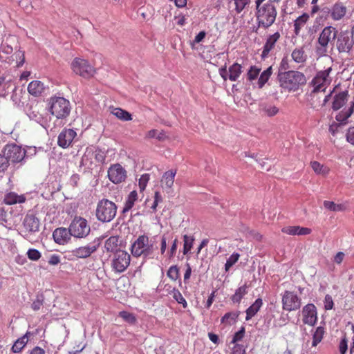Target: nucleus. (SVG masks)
<instances>
[{
    "instance_id": "obj_62",
    "label": "nucleus",
    "mask_w": 354,
    "mask_h": 354,
    "mask_svg": "<svg viewBox=\"0 0 354 354\" xmlns=\"http://www.w3.org/2000/svg\"><path fill=\"white\" fill-rule=\"evenodd\" d=\"M346 138L348 142L354 145V126L348 128L346 134Z\"/></svg>"
},
{
    "instance_id": "obj_61",
    "label": "nucleus",
    "mask_w": 354,
    "mask_h": 354,
    "mask_svg": "<svg viewBox=\"0 0 354 354\" xmlns=\"http://www.w3.org/2000/svg\"><path fill=\"white\" fill-rule=\"evenodd\" d=\"M309 16L307 14H304L299 16L295 21L294 26H304L307 21Z\"/></svg>"
},
{
    "instance_id": "obj_29",
    "label": "nucleus",
    "mask_w": 354,
    "mask_h": 354,
    "mask_svg": "<svg viewBox=\"0 0 354 354\" xmlns=\"http://www.w3.org/2000/svg\"><path fill=\"white\" fill-rule=\"evenodd\" d=\"M176 174V171L172 169L165 172L161 180L163 188L171 189L172 187Z\"/></svg>"
},
{
    "instance_id": "obj_2",
    "label": "nucleus",
    "mask_w": 354,
    "mask_h": 354,
    "mask_svg": "<svg viewBox=\"0 0 354 354\" xmlns=\"http://www.w3.org/2000/svg\"><path fill=\"white\" fill-rule=\"evenodd\" d=\"M277 80L279 86L289 92L299 90L307 81L303 73L296 71H288L287 73L277 74Z\"/></svg>"
},
{
    "instance_id": "obj_35",
    "label": "nucleus",
    "mask_w": 354,
    "mask_h": 354,
    "mask_svg": "<svg viewBox=\"0 0 354 354\" xmlns=\"http://www.w3.org/2000/svg\"><path fill=\"white\" fill-rule=\"evenodd\" d=\"M119 238L117 236H112L107 239L104 243V248L106 252H114L117 250Z\"/></svg>"
},
{
    "instance_id": "obj_8",
    "label": "nucleus",
    "mask_w": 354,
    "mask_h": 354,
    "mask_svg": "<svg viewBox=\"0 0 354 354\" xmlns=\"http://www.w3.org/2000/svg\"><path fill=\"white\" fill-rule=\"evenodd\" d=\"M72 236L76 239H86L91 233V226L87 220L75 216L69 225Z\"/></svg>"
},
{
    "instance_id": "obj_47",
    "label": "nucleus",
    "mask_w": 354,
    "mask_h": 354,
    "mask_svg": "<svg viewBox=\"0 0 354 354\" xmlns=\"http://www.w3.org/2000/svg\"><path fill=\"white\" fill-rule=\"evenodd\" d=\"M119 317L131 324H134L136 322V317L135 315L133 313H129L127 311L120 312Z\"/></svg>"
},
{
    "instance_id": "obj_15",
    "label": "nucleus",
    "mask_w": 354,
    "mask_h": 354,
    "mask_svg": "<svg viewBox=\"0 0 354 354\" xmlns=\"http://www.w3.org/2000/svg\"><path fill=\"white\" fill-rule=\"evenodd\" d=\"M302 322L304 324L314 326L317 322V308L313 304H308L302 309Z\"/></svg>"
},
{
    "instance_id": "obj_38",
    "label": "nucleus",
    "mask_w": 354,
    "mask_h": 354,
    "mask_svg": "<svg viewBox=\"0 0 354 354\" xmlns=\"http://www.w3.org/2000/svg\"><path fill=\"white\" fill-rule=\"evenodd\" d=\"M323 205L326 209L333 212H342L346 209L345 204H336L333 201H324Z\"/></svg>"
},
{
    "instance_id": "obj_9",
    "label": "nucleus",
    "mask_w": 354,
    "mask_h": 354,
    "mask_svg": "<svg viewBox=\"0 0 354 354\" xmlns=\"http://www.w3.org/2000/svg\"><path fill=\"white\" fill-rule=\"evenodd\" d=\"M100 245V241L98 239H94L93 241L86 245L80 246L71 251L68 254V260L75 259H86L95 252Z\"/></svg>"
},
{
    "instance_id": "obj_64",
    "label": "nucleus",
    "mask_w": 354,
    "mask_h": 354,
    "mask_svg": "<svg viewBox=\"0 0 354 354\" xmlns=\"http://www.w3.org/2000/svg\"><path fill=\"white\" fill-rule=\"evenodd\" d=\"M348 341L346 337L342 339L339 346V350L341 354H346L348 349Z\"/></svg>"
},
{
    "instance_id": "obj_21",
    "label": "nucleus",
    "mask_w": 354,
    "mask_h": 354,
    "mask_svg": "<svg viewBox=\"0 0 354 354\" xmlns=\"http://www.w3.org/2000/svg\"><path fill=\"white\" fill-rule=\"evenodd\" d=\"M280 38V34L279 32H276L274 34L270 35L263 46V51L261 53V57L266 58L268 56L271 50L274 48L277 41Z\"/></svg>"
},
{
    "instance_id": "obj_54",
    "label": "nucleus",
    "mask_w": 354,
    "mask_h": 354,
    "mask_svg": "<svg viewBox=\"0 0 354 354\" xmlns=\"http://www.w3.org/2000/svg\"><path fill=\"white\" fill-rule=\"evenodd\" d=\"M10 163L3 153H0V173H4L8 168Z\"/></svg>"
},
{
    "instance_id": "obj_32",
    "label": "nucleus",
    "mask_w": 354,
    "mask_h": 354,
    "mask_svg": "<svg viewBox=\"0 0 354 354\" xmlns=\"http://www.w3.org/2000/svg\"><path fill=\"white\" fill-rule=\"evenodd\" d=\"M111 113L122 121H130L132 120L131 114L121 108H113Z\"/></svg>"
},
{
    "instance_id": "obj_13",
    "label": "nucleus",
    "mask_w": 354,
    "mask_h": 354,
    "mask_svg": "<svg viewBox=\"0 0 354 354\" xmlns=\"http://www.w3.org/2000/svg\"><path fill=\"white\" fill-rule=\"evenodd\" d=\"M301 299L293 292L286 290L282 296L283 309L287 311L297 310L301 307Z\"/></svg>"
},
{
    "instance_id": "obj_40",
    "label": "nucleus",
    "mask_w": 354,
    "mask_h": 354,
    "mask_svg": "<svg viewBox=\"0 0 354 354\" xmlns=\"http://www.w3.org/2000/svg\"><path fill=\"white\" fill-rule=\"evenodd\" d=\"M272 66L268 67L266 70L263 71L258 80V86L259 88H263L265 84L268 81L272 75Z\"/></svg>"
},
{
    "instance_id": "obj_43",
    "label": "nucleus",
    "mask_w": 354,
    "mask_h": 354,
    "mask_svg": "<svg viewBox=\"0 0 354 354\" xmlns=\"http://www.w3.org/2000/svg\"><path fill=\"white\" fill-rule=\"evenodd\" d=\"M146 138H156L159 141H162L165 140L167 136L164 131H158L156 129H152L147 132L146 135Z\"/></svg>"
},
{
    "instance_id": "obj_30",
    "label": "nucleus",
    "mask_w": 354,
    "mask_h": 354,
    "mask_svg": "<svg viewBox=\"0 0 354 354\" xmlns=\"http://www.w3.org/2000/svg\"><path fill=\"white\" fill-rule=\"evenodd\" d=\"M15 86L12 82L9 80H6L5 77H0V95L6 96L10 91H14Z\"/></svg>"
},
{
    "instance_id": "obj_63",
    "label": "nucleus",
    "mask_w": 354,
    "mask_h": 354,
    "mask_svg": "<svg viewBox=\"0 0 354 354\" xmlns=\"http://www.w3.org/2000/svg\"><path fill=\"white\" fill-rule=\"evenodd\" d=\"M324 308L326 310H331L333 308L334 303L333 298L330 295H326L324 298Z\"/></svg>"
},
{
    "instance_id": "obj_1",
    "label": "nucleus",
    "mask_w": 354,
    "mask_h": 354,
    "mask_svg": "<svg viewBox=\"0 0 354 354\" xmlns=\"http://www.w3.org/2000/svg\"><path fill=\"white\" fill-rule=\"evenodd\" d=\"M332 44L339 53L350 54L354 45V36L350 30H339L331 26H326L320 32L315 47L316 55H327L328 44Z\"/></svg>"
},
{
    "instance_id": "obj_53",
    "label": "nucleus",
    "mask_w": 354,
    "mask_h": 354,
    "mask_svg": "<svg viewBox=\"0 0 354 354\" xmlns=\"http://www.w3.org/2000/svg\"><path fill=\"white\" fill-rule=\"evenodd\" d=\"M261 69L255 66H252L248 72V78L250 81H252L258 77Z\"/></svg>"
},
{
    "instance_id": "obj_55",
    "label": "nucleus",
    "mask_w": 354,
    "mask_h": 354,
    "mask_svg": "<svg viewBox=\"0 0 354 354\" xmlns=\"http://www.w3.org/2000/svg\"><path fill=\"white\" fill-rule=\"evenodd\" d=\"M245 327L242 326L233 336L231 344H237L238 342L242 340L245 335Z\"/></svg>"
},
{
    "instance_id": "obj_58",
    "label": "nucleus",
    "mask_w": 354,
    "mask_h": 354,
    "mask_svg": "<svg viewBox=\"0 0 354 354\" xmlns=\"http://www.w3.org/2000/svg\"><path fill=\"white\" fill-rule=\"evenodd\" d=\"M149 180V174H142L139 179L138 185L140 190H144L147 186L148 181Z\"/></svg>"
},
{
    "instance_id": "obj_18",
    "label": "nucleus",
    "mask_w": 354,
    "mask_h": 354,
    "mask_svg": "<svg viewBox=\"0 0 354 354\" xmlns=\"http://www.w3.org/2000/svg\"><path fill=\"white\" fill-rule=\"evenodd\" d=\"M72 234L70 232L69 227H58L53 232V237L55 243L59 245H64L67 243L71 239Z\"/></svg>"
},
{
    "instance_id": "obj_46",
    "label": "nucleus",
    "mask_w": 354,
    "mask_h": 354,
    "mask_svg": "<svg viewBox=\"0 0 354 354\" xmlns=\"http://www.w3.org/2000/svg\"><path fill=\"white\" fill-rule=\"evenodd\" d=\"M27 115L31 120H34L39 124H42L44 118L42 115L37 111L30 109L27 112Z\"/></svg>"
},
{
    "instance_id": "obj_56",
    "label": "nucleus",
    "mask_w": 354,
    "mask_h": 354,
    "mask_svg": "<svg viewBox=\"0 0 354 354\" xmlns=\"http://www.w3.org/2000/svg\"><path fill=\"white\" fill-rule=\"evenodd\" d=\"M27 256L32 261H37L41 257V253L38 250L32 248L28 250Z\"/></svg>"
},
{
    "instance_id": "obj_52",
    "label": "nucleus",
    "mask_w": 354,
    "mask_h": 354,
    "mask_svg": "<svg viewBox=\"0 0 354 354\" xmlns=\"http://www.w3.org/2000/svg\"><path fill=\"white\" fill-rule=\"evenodd\" d=\"M44 297L42 294L37 295L36 297V299L32 304V308L37 311L41 308V306L44 304Z\"/></svg>"
},
{
    "instance_id": "obj_28",
    "label": "nucleus",
    "mask_w": 354,
    "mask_h": 354,
    "mask_svg": "<svg viewBox=\"0 0 354 354\" xmlns=\"http://www.w3.org/2000/svg\"><path fill=\"white\" fill-rule=\"evenodd\" d=\"M263 305V301L261 298H258L255 301L245 310V320H250L260 310Z\"/></svg>"
},
{
    "instance_id": "obj_37",
    "label": "nucleus",
    "mask_w": 354,
    "mask_h": 354,
    "mask_svg": "<svg viewBox=\"0 0 354 354\" xmlns=\"http://www.w3.org/2000/svg\"><path fill=\"white\" fill-rule=\"evenodd\" d=\"M325 333L324 328L318 326L313 334L312 346H317L323 339Z\"/></svg>"
},
{
    "instance_id": "obj_48",
    "label": "nucleus",
    "mask_w": 354,
    "mask_h": 354,
    "mask_svg": "<svg viewBox=\"0 0 354 354\" xmlns=\"http://www.w3.org/2000/svg\"><path fill=\"white\" fill-rule=\"evenodd\" d=\"M93 158L95 159L96 161L100 163H103L106 158V154L104 151L99 148H93Z\"/></svg>"
},
{
    "instance_id": "obj_42",
    "label": "nucleus",
    "mask_w": 354,
    "mask_h": 354,
    "mask_svg": "<svg viewBox=\"0 0 354 354\" xmlns=\"http://www.w3.org/2000/svg\"><path fill=\"white\" fill-rule=\"evenodd\" d=\"M194 238L193 236L185 234L183 236V254H187L193 247Z\"/></svg>"
},
{
    "instance_id": "obj_26",
    "label": "nucleus",
    "mask_w": 354,
    "mask_h": 354,
    "mask_svg": "<svg viewBox=\"0 0 354 354\" xmlns=\"http://www.w3.org/2000/svg\"><path fill=\"white\" fill-rule=\"evenodd\" d=\"M44 83L39 80L32 81L28 86L29 93L35 97L39 96L44 92Z\"/></svg>"
},
{
    "instance_id": "obj_20",
    "label": "nucleus",
    "mask_w": 354,
    "mask_h": 354,
    "mask_svg": "<svg viewBox=\"0 0 354 354\" xmlns=\"http://www.w3.org/2000/svg\"><path fill=\"white\" fill-rule=\"evenodd\" d=\"M93 147H87L82 157L80 166L84 167V172L93 169L95 164L93 162Z\"/></svg>"
},
{
    "instance_id": "obj_27",
    "label": "nucleus",
    "mask_w": 354,
    "mask_h": 354,
    "mask_svg": "<svg viewBox=\"0 0 354 354\" xmlns=\"http://www.w3.org/2000/svg\"><path fill=\"white\" fill-rule=\"evenodd\" d=\"M346 12V7L342 3H336L331 8V17L334 20H340Z\"/></svg>"
},
{
    "instance_id": "obj_59",
    "label": "nucleus",
    "mask_w": 354,
    "mask_h": 354,
    "mask_svg": "<svg viewBox=\"0 0 354 354\" xmlns=\"http://www.w3.org/2000/svg\"><path fill=\"white\" fill-rule=\"evenodd\" d=\"M289 68V64L288 60L287 58L284 57L282 59L278 71V74H280L281 73H287L288 69Z\"/></svg>"
},
{
    "instance_id": "obj_44",
    "label": "nucleus",
    "mask_w": 354,
    "mask_h": 354,
    "mask_svg": "<svg viewBox=\"0 0 354 354\" xmlns=\"http://www.w3.org/2000/svg\"><path fill=\"white\" fill-rule=\"evenodd\" d=\"M311 167L317 174L325 175L328 173V170L327 167H324L317 161H313L310 162Z\"/></svg>"
},
{
    "instance_id": "obj_33",
    "label": "nucleus",
    "mask_w": 354,
    "mask_h": 354,
    "mask_svg": "<svg viewBox=\"0 0 354 354\" xmlns=\"http://www.w3.org/2000/svg\"><path fill=\"white\" fill-rule=\"evenodd\" d=\"M239 311H232L225 313L221 319L222 324L232 325L235 323L239 316Z\"/></svg>"
},
{
    "instance_id": "obj_51",
    "label": "nucleus",
    "mask_w": 354,
    "mask_h": 354,
    "mask_svg": "<svg viewBox=\"0 0 354 354\" xmlns=\"http://www.w3.org/2000/svg\"><path fill=\"white\" fill-rule=\"evenodd\" d=\"M167 277L173 281H176L179 277V270L177 266H171L167 271Z\"/></svg>"
},
{
    "instance_id": "obj_25",
    "label": "nucleus",
    "mask_w": 354,
    "mask_h": 354,
    "mask_svg": "<svg viewBox=\"0 0 354 354\" xmlns=\"http://www.w3.org/2000/svg\"><path fill=\"white\" fill-rule=\"evenodd\" d=\"M348 91H344L336 94L334 97L332 109L334 111L340 109L348 100Z\"/></svg>"
},
{
    "instance_id": "obj_11",
    "label": "nucleus",
    "mask_w": 354,
    "mask_h": 354,
    "mask_svg": "<svg viewBox=\"0 0 354 354\" xmlns=\"http://www.w3.org/2000/svg\"><path fill=\"white\" fill-rule=\"evenodd\" d=\"M71 68L74 73L84 78H90L95 73V68L87 60L79 57L73 60Z\"/></svg>"
},
{
    "instance_id": "obj_57",
    "label": "nucleus",
    "mask_w": 354,
    "mask_h": 354,
    "mask_svg": "<svg viewBox=\"0 0 354 354\" xmlns=\"http://www.w3.org/2000/svg\"><path fill=\"white\" fill-rule=\"evenodd\" d=\"M15 57L17 59V66L21 67L25 62L24 51L19 50L15 53Z\"/></svg>"
},
{
    "instance_id": "obj_31",
    "label": "nucleus",
    "mask_w": 354,
    "mask_h": 354,
    "mask_svg": "<svg viewBox=\"0 0 354 354\" xmlns=\"http://www.w3.org/2000/svg\"><path fill=\"white\" fill-rule=\"evenodd\" d=\"M30 333L27 332L24 335L18 338L12 345L11 348L12 352L15 353H19L22 351V349L25 347L28 342V334Z\"/></svg>"
},
{
    "instance_id": "obj_4",
    "label": "nucleus",
    "mask_w": 354,
    "mask_h": 354,
    "mask_svg": "<svg viewBox=\"0 0 354 354\" xmlns=\"http://www.w3.org/2000/svg\"><path fill=\"white\" fill-rule=\"evenodd\" d=\"M116 213L117 206L113 202L104 198L97 203L95 216L99 221L109 223L115 218Z\"/></svg>"
},
{
    "instance_id": "obj_12",
    "label": "nucleus",
    "mask_w": 354,
    "mask_h": 354,
    "mask_svg": "<svg viewBox=\"0 0 354 354\" xmlns=\"http://www.w3.org/2000/svg\"><path fill=\"white\" fill-rule=\"evenodd\" d=\"M332 71L331 67L326 70L319 71L315 77L312 80L310 84L313 86V93L324 91L326 87L330 84V80L329 75Z\"/></svg>"
},
{
    "instance_id": "obj_5",
    "label": "nucleus",
    "mask_w": 354,
    "mask_h": 354,
    "mask_svg": "<svg viewBox=\"0 0 354 354\" xmlns=\"http://www.w3.org/2000/svg\"><path fill=\"white\" fill-rule=\"evenodd\" d=\"M153 242L150 241L148 236L145 234L140 235L131 246V252L135 257L142 255L149 257L153 254Z\"/></svg>"
},
{
    "instance_id": "obj_45",
    "label": "nucleus",
    "mask_w": 354,
    "mask_h": 354,
    "mask_svg": "<svg viewBox=\"0 0 354 354\" xmlns=\"http://www.w3.org/2000/svg\"><path fill=\"white\" fill-rule=\"evenodd\" d=\"M239 257L240 255L237 252H234L230 256L225 264V271H228L238 261Z\"/></svg>"
},
{
    "instance_id": "obj_6",
    "label": "nucleus",
    "mask_w": 354,
    "mask_h": 354,
    "mask_svg": "<svg viewBox=\"0 0 354 354\" xmlns=\"http://www.w3.org/2000/svg\"><path fill=\"white\" fill-rule=\"evenodd\" d=\"M1 153L5 155L10 164L23 165L25 163L26 157L25 149L14 142L6 145Z\"/></svg>"
},
{
    "instance_id": "obj_50",
    "label": "nucleus",
    "mask_w": 354,
    "mask_h": 354,
    "mask_svg": "<svg viewBox=\"0 0 354 354\" xmlns=\"http://www.w3.org/2000/svg\"><path fill=\"white\" fill-rule=\"evenodd\" d=\"M173 298L180 304H182L183 308H187V303L185 299L183 297L182 294L178 290L174 289L173 290Z\"/></svg>"
},
{
    "instance_id": "obj_24",
    "label": "nucleus",
    "mask_w": 354,
    "mask_h": 354,
    "mask_svg": "<svg viewBox=\"0 0 354 354\" xmlns=\"http://www.w3.org/2000/svg\"><path fill=\"white\" fill-rule=\"evenodd\" d=\"M26 201L24 195H18L17 193L10 192L5 194L3 203L6 205H14L17 203H23Z\"/></svg>"
},
{
    "instance_id": "obj_17",
    "label": "nucleus",
    "mask_w": 354,
    "mask_h": 354,
    "mask_svg": "<svg viewBox=\"0 0 354 354\" xmlns=\"http://www.w3.org/2000/svg\"><path fill=\"white\" fill-rule=\"evenodd\" d=\"M76 136L77 133L73 129H64L58 136L57 144L60 147L66 149L71 145Z\"/></svg>"
},
{
    "instance_id": "obj_14",
    "label": "nucleus",
    "mask_w": 354,
    "mask_h": 354,
    "mask_svg": "<svg viewBox=\"0 0 354 354\" xmlns=\"http://www.w3.org/2000/svg\"><path fill=\"white\" fill-rule=\"evenodd\" d=\"M242 73V66L236 62L227 69L226 66L219 68V74L223 80H230L232 82L238 80Z\"/></svg>"
},
{
    "instance_id": "obj_19",
    "label": "nucleus",
    "mask_w": 354,
    "mask_h": 354,
    "mask_svg": "<svg viewBox=\"0 0 354 354\" xmlns=\"http://www.w3.org/2000/svg\"><path fill=\"white\" fill-rule=\"evenodd\" d=\"M23 225L29 232H36L39 230L40 222L34 214H28L24 219Z\"/></svg>"
},
{
    "instance_id": "obj_41",
    "label": "nucleus",
    "mask_w": 354,
    "mask_h": 354,
    "mask_svg": "<svg viewBox=\"0 0 354 354\" xmlns=\"http://www.w3.org/2000/svg\"><path fill=\"white\" fill-rule=\"evenodd\" d=\"M293 60L299 64H301L306 62V55L302 48L295 49L291 55Z\"/></svg>"
},
{
    "instance_id": "obj_10",
    "label": "nucleus",
    "mask_w": 354,
    "mask_h": 354,
    "mask_svg": "<svg viewBox=\"0 0 354 354\" xmlns=\"http://www.w3.org/2000/svg\"><path fill=\"white\" fill-rule=\"evenodd\" d=\"M131 261L130 254L122 250H116L111 260V268L115 272L122 273L129 267Z\"/></svg>"
},
{
    "instance_id": "obj_36",
    "label": "nucleus",
    "mask_w": 354,
    "mask_h": 354,
    "mask_svg": "<svg viewBox=\"0 0 354 354\" xmlns=\"http://www.w3.org/2000/svg\"><path fill=\"white\" fill-rule=\"evenodd\" d=\"M247 286L245 284L235 291V293L231 297V299L234 304H240L242 298L248 293Z\"/></svg>"
},
{
    "instance_id": "obj_49",
    "label": "nucleus",
    "mask_w": 354,
    "mask_h": 354,
    "mask_svg": "<svg viewBox=\"0 0 354 354\" xmlns=\"http://www.w3.org/2000/svg\"><path fill=\"white\" fill-rule=\"evenodd\" d=\"M235 4V10L237 13H241L247 6L250 3L251 0H234Z\"/></svg>"
},
{
    "instance_id": "obj_3",
    "label": "nucleus",
    "mask_w": 354,
    "mask_h": 354,
    "mask_svg": "<svg viewBox=\"0 0 354 354\" xmlns=\"http://www.w3.org/2000/svg\"><path fill=\"white\" fill-rule=\"evenodd\" d=\"M256 10L255 16L259 27L268 28L274 23L277 12L272 3H266Z\"/></svg>"
},
{
    "instance_id": "obj_23",
    "label": "nucleus",
    "mask_w": 354,
    "mask_h": 354,
    "mask_svg": "<svg viewBox=\"0 0 354 354\" xmlns=\"http://www.w3.org/2000/svg\"><path fill=\"white\" fill-rule=\"evenodd\" d=\"M354 111V101L350 102L349 108L346 110L343 109L340 112H339L336 116L335 119L337 122H339L341 125L346 124L347 123V120L351 116Z\"/></svg>"
},
{
    "instance_id": "obj_60",
    "label": "nucleus",
    "mask_w": 354,
    "mask_h": 354,
    "mask_svg": "<svg viewBox=\"0 0 354 354\" xmlns=\"http://www.w3.org/2000/svg\"><path fill=\"white\" fill-rule=\"evenodd\" d=\"M232 354H246L245 348L243 344H234Z\"/></svg>"
},
{
    "instance_id": "obj_16",
    "label": "nucleus",
    "mask_w": 354,
    "mask_h": 354,
    "mask_svg": "<svg viewBox=\"0 0 354 354\" xmlns=\"http://www.w3.org/2000/svg\"><path fill=\"white\" fill-rule=\"evenodd\" d=\"M108 177L112 183L115 184L120 183L124 181L127 177V172L120 164H115L109 169Z\"/></svg>"
},
{
    "instance_id": "obj_7",
    "label": "nucleus",
    "mask_w": 354,
    "mask_h": 354,
    "mask_svg": "<svg viewBox=\"0 0 354 354\" xmlns=\"http://www.w3.org/2000/svg\"><path fill=\"white\" fill-rule=\"evenodd\" d=\"M50 111L57 119L66 118L71 112L70 102L62 97H51L50 100Z\"/></svg>"
},
{
    "instance_id": "obj_22",
    "label": "nucleus",
    "mask_w": 354,
    "mask_h": 354,
    "mask_svg": "<svg viewBox=\"0 0 354 354\" xmlns=\"http://www.w3.org/2000/svg\"><path fill=\"white\" fill-rule=\"evenodd\" d=\"M311 229L300 226H286L281 232L288 235H308L311 233Z\"/></svg>"
},
{
    "instance_id": "obj_39",
    "label": "nucleus",
    "mask_w": 354,
    "mask_h": 354,
    "mask_svg": "<svg viewBox=\"0 0 354 354\" xmlns=\"http://www.w3.org/2000/svg\"><path fill=\"white\" fill-rule=\"evenodd\" d=\"M260 109L268 117H272L279 112V109L277 106L266 103L261 104Z\"/></svg>"
},
{
    "instance_id": "obj_34",
    "label": "nucleus",
    "mask_w": 354,
    "mask_h": 354,
    "mask_svg": "<svg viewBox=\"0 0 354 354\" xmlns=\"http://www.w3.org/2000/svg\"><path fill=\"white\" fill-rule=\"evenodd\" d=\"M138 194L137 192L133 190L130 192L128 197L124 203V206L122 209V213L125 214L129 212L134 205L135 201L137 200Z\"/></svg>"
}]
</instances>
